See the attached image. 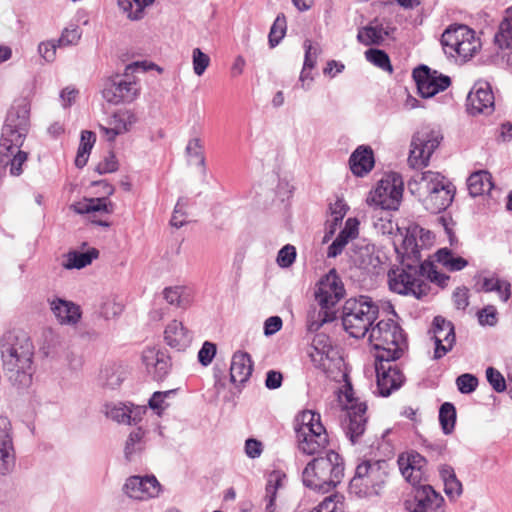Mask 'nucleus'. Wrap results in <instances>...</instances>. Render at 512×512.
I'll use <instances>...</instances> for the list:
<instances>
[{
	"mask_svg": "<svg viewBox=\"0 0 512 512\" xmlns=\"http://www.w3.org/2000/svg\"><path fill=\"white\" fill-rule=\"evenodd\" d=\"M34 346L29 336L18 330L7 331L0 338V355L10 381L27 387L32 381Z\"/></svg>",
	"mask_w": 512,
	"mask_h": 512,
	"instance_id": "f257e3e1",
	"label": "nucleus"
},
{
	"mask_svg": "<svg viewBox=\"0 0 512 512\" xmlns=\"http://www.w3.org/2000/svg\"><path fill=\"white\" fill-rule=\"evenodd\" d=\"M409 190L431 213L444 211L453 201L454 192L439 172L425 171L408 184Z\"/></svg>",
	"mask_w": 512,
	"mask_h": 512,
	"instance_id": "f03ea898",
	"label": "nucleus"
},
{
	"mask_svg": "<svg viewBox=\"0 0 512 512\" xmlns=\"http://www.w3.org/2000/svg\"><path fill=\"white\" fill-rule=\"evenodd\" d=\"M344 477V463L338 453L329 450L325 456L316 457L307 463L302 472L303 484L315 491L327 493L334 489Z\"/></svg>",
	"mask_w": 512,
	"mask_h": 512,
	"instance_id": "7ed1b4c3",
	"label": "nucleus"
},
{
	"mask_svg": "<svg viewBox=\"0 0 512 512\" xmlns=\"http://www.w3.org/2000/svg\"><path fill=\"white\" fill-rule=\"evenodd\" d=\"M368 340L377 351V361H395L403 355L407 348L402 328L391 319L381 320L371 327Z\"/></svg>",
	"mask_w": 512,
	"mask_h": 512,
	"instance_id": "20e7f679",
	"label": "nucleus"
},
{
	"mask_svg": "<svg viewBox=\"0 0 512 512\" xmlns=\"http://www.w3.org/2000/svg\"><path fill=\"white\" fill-rule=\"evenodd\" d=\"M294 430L297 449L305 455L320 454L329 444L328 434L319 413L311 410L301 412L296 418Z\"/></svg>",
	"mask_w": 512,
	"mask_h": 512,
	"instance_id": "39448f33",
	"label": "nucleus"
},
{
	"mask_svg": "<svg viewBox=\"0 0 512 512\" xmlns=\"http://www.w3.org/2000/svg\"><path fill=\"white\" fill-rule=\"evenodd\" d=\"M379 308L368 296L346 300L342 310V324L345 331L354 338L369 333L378 316Z\"/></svg>",
	"mask_w": 512,
	"mask_h": 512,
	"instance_id": "423d86ee",
	"label": "nucleus"
},
{
	"mask_svg": "<svg viewBox=\"0 0 512 512\" xmlns=\"http://www.w3.org/2000/svg\"><path fill=\"white\" fill-rule=\"evenodd\" d=\"M388 477V463L384 460L363 461L355 470L349 483V492L358 498L381 494Z\"/></svg>",
	"mask_w": 512,
	"mask_h": 512,
	"instance_id": "0eeeda50",
	"label": "nucleus"
},
{
	"mask_svg": "<svg viewBox=\"0 0 512 512\" xmlns=\"http://www.w3.org/2000/svg\"><path fill=\"white\" fill-rule=\"evenodd\" d=\"M424 273V265L416 261L413 264L402 263L400 266L392 267L388 272L389 288L397 294L412 295L419 299L428 291Z\"/></svg>",
	"mask_w": 512,
	"mask_h": 512,
	"instance_id": "6e6552de",
	"label": "nucleus"
},
{
	"mask_svg": "<svg viewBox=\"0 0 512 512\" xmlns=\"http://www.w3.org/2000/svg\"><path fill=\"white\" fill-rule=\"evenodd\" d=\"M339 402L343 406L342 428L349 440L355 444L367 427V405L354 397V391L350 384H347L339 394Z\"/></svg>",
	"mask_w": 512,
	"mask_h": 512,
	"instance_id": "1a4fd4ad",
	"label": "nucleus"
},
{
	"mask_svg": "<svg viewBox=\"0 0 512 512\" xmlns=\"http://www.w3.org/2000/svg\"><path fill=\"white\" fill-rule=\"evenodd\" d=\"M441 44L446 55L469 60L480 49V40L466 25L448 27L442 34Z\"/></svg>",
	"mask_w": 512,
	"mask_h": 512,
	"instance_id": "9d476101",
	"label": "nucleus"
},
{
	"mask_svg": "<svg viewBox=\"0 0 512 512\" xmlns=\"http://www.w3.org/2000/svg\"><path fill=\"white\" fill-rule=\"evenodd\" d=\"M30 104L26 99L17 102L8 112L2 128L1 146L11 150L21 147L29 129Z\"/></svg>",
	"mask_w": 512,
	"mask_h": 512,
	"instance_id": "9b49d317",
	"label": "nucleus"
},
{
	"mask_svg": "<svg viewBox=\"0 0 512 512\" xmlns=\"http://www.w3.org/2000/svg\"><path fill=\"white\" fill-rule=\"evenodd\" d=\"M404 182L395 172L385 174L369 193L367 203L383 210L398 209L402 200Z\"/></svg>",
	"mask_w": 512,
	"mask_h": 512,
	"instance_id": "f8f14e48",
	"label": "nucleus"
},
{
	"mask_svg": "<svg viewBox=\"0 0 512 512\" xmlns=\"http://www.w3.org/2000/svg\"><path fill=\"white\" fill-rule=\"evenodd\" d=\"M441 139L442 136L437 130L430 127L419 129L412 137L409 164L413 168L426 167Z\"/></svg>",
	"mask_w": 512,
	"mask_h": 512,
	"instance_id": "ddd939ff",
	"label": "nucleus"
},
{
	"mask_svg": "<svg viewBox=\"0 0 512 512\" xmlns=\"http://www.w3.org/2000/svg\"><path fill=\"white\" fill-rule=\"evenodd\" d=\"M139 93L140 87L135 80L120 75L107 79L102 90L103 98L113 105L131 103Z\"/></svg>",
	"mask_w": 512,
	"mask_h": 512,
	"instance_id": "4468645a",
	"label": "nucleus"
},
{
	"mask_svg": "<svg viewBox=\"0 0 512 512\" xmlns=\"http://www.w3.org/2000/svg\"><path fill=\"white\" fill-rule=\"evenodd\" d=\"M344 294V285L333 269L319 280L315 290V300L319 307L335 310V306Z\"/></svg>",
	"mask_w": 512,
	"mask_h": 512,
	"instance_id": "2eb2a0df",
	"label": "nucleus"
},
{
	"mask_svg": "<svg viewBox=\"0 0 512 512\" xmlns=\"http://www.w3.org/2000/svg\"><path fill=\"white\" fill-rule=\"evenodd\" d=\"M467 112L472 116L491 115L495 110V97L490 84L477 81L467 96Z\"/></svg>",
	"mask_w": 512,
	"mask_h": 512,
	"instance_id": "dca6fc26",
	"label": "nucleus"
},
{
	"mask_svg": "<svg viewBox=\"0 0 512 512\" xmlns=\"http://www.w3.org/2000/svg\"><path fill=\"white\" fill-rule=\"evenodd\" d=\"M413 78L418 92L423 98L433 97L435 94L447 89L451 84L448 76L440 74L436 70H431L425 65L414 69Z\"/></svg>",
	"mask_w": 512,
	"mask_h": 512,
	"instance_id": "f3484780",
	"label": "nucleus"
},
{
	"mask_svg": "<svg viewBox=\"0 0 512 512\" xmlns=\"http://www.w3.org/2000/svg\"><path fill=\"white\" fill-rule=\"evenodd\" d=\"M124 493L136 500H148L157 497L161 486L155 476H131L123 487Z\"/></svg>",
	"mask_w": 512,
	"mask_h": 512,
	"instance_id": "a211bd4d",
	"label": "nucleus"
},
{
	"mask_svg": "<svg viewBox=\"0 0 512 512\" xmlns=\"http://www.w3.org/2000/svg\"><path fill=\"white\" fill-rule=\"evenodd\" d=\"M430 333H432L431 338L434 340L435 344L434 358L440 359L446 355L454 346V326L450 321H447L441 316H437L433 320Z\"/></svg>",
	"mask_w": 512,
	"mask_h": 512,
	"instance_id": "6ab92c4d",
	"label": "nucleus"
},
{
	"mask_svg": "<svg viewBox=\"0 0 512 512\" xmlns=\"http://www.w3.org/2000/svg\"><path fill=\"white\" fill-rule=\"evenodd\" d=\"M146 412L145 406H135L131 403L110 402L104 405L106 417L118 424H137Z\"/></svg>",
	"mask_w": 512,
	"mask_h": 512,
	"instance_id": "aec40b11",
	"label": "nucleus"
},
{
	"mask_svg": "<svg viewBox=\"0 0 512 512\" xmlns=\"http://www.w3.org/2000/svg\"><path fill=\"white\" fill-rule=\"evenodd\" d=\"M391 362L379 361V364L376 365L377 387L379 394L384 397L399 389L404 381L402 372Z\"/></svg>",
	"mask_w": 512,
	"mask_h": 512,
	"instance_id": "412c9836",
	"label": "nucleus"
},
{
	"mask_svg": "<svg viewBox=\"0 0 512 512\" xmlns=\"http://www.w3.org/2000/svg\"><path fill=\"white\" fill-rule=\"evenodd\" d=\"M398 465L403 477L412 486L420 484L424 479L427 462L419 453L410 452L400 455Z\"/></svg>",
	"mask_w": 512,
	"mask_h": 512,
	"instance_id": "4be33fe9",
	"label": "nucleus"
},
{
	"mask_svg": "<svg viewBox=\"0 0 512 512\" xmlns=\"http://www.w3.org/2000/svg\"><path fill=\"white\" fill-rule=\"evenodd\" d=\"M137 122L135 113L131 110L115 112L107 122V126L100 125V131L108 141H114L118 135L124 134Z\"/></svg>",
	"mask_w": 512,
	"mask_h": 512,
	"instance_id": "5701e85b",
	"label": "nucleus"
},
{
	"mask_svg": "<svg viewBox=\"0 0 512 512\" xmlns=\"http://www.w3.org/2000/svg\"><path fill=\"white\" fill-rule=\"evenodd\" d=\"M15 466V452L10 435V422L0 417V474H7Z\"/></svg>",
	"mask_w": 512,
	"mask_h": 512,
	"instance_id": "b1692460",
	"label": "nucleus"
},
{
	"mask_svg": "<svg viewBox=\"0 0 512 512\" xmlns=\"http://www.w3.org/2000/svg\"><path fill=\"white\" fill-rule=\"evenodd\" d=\"M192 339V332L178 320H172L164 330V340L166 344L178 351H183L188 348Z\"/></svg>",
	"mask_w": 512,
	"mask_h": 512,
	"instance_id": "393cba45",
	"label": "nucleus"
},
{
	"mask_svg": "<svg viewBox=\"0 0 512 512\" xmlns=\"http://www.w3.org/2000/svg\"><path fill=\"white\" fill-rule=\"evenodd\" d=\"M50 309L61 325L75 326L81 319L79 305L61 298L50 301Z\"/></svg>",
	"mask_w": 512,
	"mask_h": 512,
	"instance_id": "a878e982",
	"label": "nucleus"
},
{
	"mask_svg": "<svg viewBox=\"0 0 512 512\" xmlns=\"http://www.w3.org/2000/svg\"><path fill=\"white\" fill-rule=\"evenodd\" d=\"M415 487L414 500L416 507L413 512H427L438 509L444 502V498L428 484H418Z\"/></svg>",
	"mask_w": 512,
	"mask_h": 512,
	"instance_id": "bb28decb",
	"label": "nucleus"
},
{
	"mask_svg": "<svg viewBox=\"0 0 512 512\" xmlns=\"http://www.w3.org/2000/svg\"><path fill=\"white\" fill-rule=\"evenodd\" d=\"M253 362L251 356L243 351L233 354L230 366V379L233 383H244L251 376Z\"/></svg>",
	"mask_w": 512,
	"mask_h": 512,
	"instance_id": "cd10ccee",
	"label": "nucleus"
},
{
	"mask_svg": "<svg viewBox=\"0 0 512 512\" xmlns=\"http://www.w3.org/2000/svg\"><path fill=\"white\" fill-rule=\"evenodd\" d=\"M349 166L356 176L367 174L374 166L373 151L370 147L359 146L349 158Z\"/></svg>",
	"mask_w": 512,
	"mask_h": 512,
	"instance_id": "c85d7f7f",
	"label": "nucleus"
},
{
	"mask_svg": "<svg viewBox=\"0 0 512 512\" xmlns=\"http://www.w3.org/2000/svg\"><path fill=\"white\" fill-rule=\"evenodd\" d=\"M142 359L149 371L151 368L154 369L155 377L158 379H162L169 371L170 361L163 352L148 349L144 351Z\"/></svg>",
	"mask_w": 512,
	"mask_h": 512,
	"instance_id": "c756f323",
	"label": "nucleus"
},
{
	"mask_svg": "<svg viewBox=\"0 0 512 512\" xmlns=\"http://www.w3.org/2000/svg\"><path fill=\"white\" fill-rule=\"evenodd\" d=\"M439 473L444 484L446 496L450 501H456L463 493V486L457 478L454 469L451 466L443 465Z\"/></svg>",
	"mask_w": 512,
	"mask_h": 512,
	"instance_id": "7c9ffc66",
	"label": "nucleus"
},
{
	"mask_svg": "<svg viewBox=\"0 0 512 512\" xmlns=\"http://www.w3.org/2000/svg\"><path fill=\"white\" fill-rule=\"evenodd\" d=\"M154 2L155 0H117L119 9L130 21L142 20L146 9Z\"/></svg>",
	"mask_w": 512,
	"mask_h": 512,
	"instance_id": "2f4dec72",
	"label": "nucleus"
},
{
	"mask_svg": "<svg viewBox=\"0 0 512 512\" xmlns=\"http://www.w3.org/2000/svg\"><path fill=\"white\" fill-rule=\"evenodd\" d=\"M78 214H90L94 212H105L111 214L114 211V204L108 197L89 198L73 205Z\"/></svg>",
	"mask_w": 512,
	"mask_h": 512,
	"instance_id": "473e14b6",
	"label": "nucleus"
},
{
	"mask_svg": "<svg viewBox=\"0 0 512 512\" xmlns=\"http://www.w3.org/2000/svg\"><path fill=\"white\" fill-rule=\"evenodd\" d=\"M389 33L388 28H384L382 24L372 23L359 29L357 40L365 46L380 45Z\"/></svg>",
	"mask_w": 512,
	"mask_h": 512,
	"instance_id": "72a5a7b5",
	"label": "nucleus"
},
{
	"mask_svg": "<svg viewBox=\"0 0 512 512\" xmlns=\"http://www.w3.org/2000/svg\"><path fill=\"white\" fill-rule=\"evenodd\" d=\"M467 185L471 196L483 195L493 188L492 176L485 170L474 172L469 176Z\"/></svg>",
	"mask_w": 512,
	"mask_h": 512,
	"instance_id": "f704fd0d",
	"label": "nucleus"
},
{
	"mask_svg": "<svg viewBox=\"0 0 512 512\" xmlns=\"http://www.w3.org/2000/svg\"><path fill=\"white\" fill-rule=\"evenodd\" d=\"M494 42L500 49L512 48V6L505 10Z\"/></svg>",
	"mask_w": 512,
	"mask_h": 512,
	"instance_id": "c9c22d12",
	"label": "nucleus"
},
{
	"mask_svg": "<svg viewBox=\"0 0 512 512\" xmlns=\"http://www.w3.org/2000/svg\"><path fill=\"white\" fill-rule=\"evenodd\" d=\"M98 254V251L94 248L86 252L70 251L65 255L62 266L68 270L81 269L91 264L92 260L98 257Z\"/></svg>",
	"mask_w": 512,
	"mask_h": 512,
	"instance_id": "e433bc0d",
	"label": "nucleus"
},
{
	"mask_svg": "<svg viewBox=\"0 0 512 512\" xmlns=\"http://www.w3.org/2000/svg\"><path fill=\"white\" fill-rule=\"evenodd\" d=\"M145 448L144 431L138 428L132 431L125 443L124 455L127 461L132 462L142 453Z\"/></svg>",
	"mask_w": 512,
	"mask_h": 512,
	"instance_id": "4c0bfd02",
	"label": "nucleus"
},
{
	"mask_svg": "<svg viewBox=\"0 0 512 512\" xmlns=\"http://www.w3.org/2000/svg\"><path fill=\"white\" fill-rule=\"evenodd\" d=\"M353 263L361 269L368 270L376 267L379 263L378 257L373 254V247L369 245L356 246L350 255Z\"/></svg>",
	"mask_w": 512,
	"mask_h": 512,
	"instance_id": "58836bf2",
	"label": "nucleus"
},
{
	"mask_svg": "<svg viewBox=\"0 0 512 512\" xmlns=\"http://www.w3.org/2000/svg\"><path fill=\"white\" fill-rule=\"evenodd\" d=\"M336 318L335 310L319 307L318 310L309 311L307 317V327L311 332L318 331L325 323L332 322Z\"/></svg>",
	"mask_w": 512,
	"mask_h": 512,
	"instance_id": "ea45409f",
	"label": "nucleus"
},
{
	"mask_svg": "<svg viewBox=\"0 0 512 512\" xmlns=\"http://www.w3.org/2000/svg\"><path fill=\"white\" fill-rule=\"evenodd\" d=\"M164 299L173 306L187 308L190 305V294L184 286H171L163 290Z\"/></svg>",
	"mask_w": 512,
	"mask_h": 512,
	"instance_id": "a19ab883",
	"label": "nucleus"
},
{
	"mask_svg": "<svg viewBox=\"0 0 512 512\" xmlns=\"http://www.w3.org/2000/svg\"><path fill=\"white\" fill-rule=\"evenodd\" d=\"M436 260L449 271H460L464 269L468 262L460 256H455L451 250L442 248L436 253Z\"/></svg>",
	"mask_w": 512,
	"mask_h": 512,
	"instance_id": "79ce46f5",
	"label": "nucleus"
},
{
	"mask_svg": "<svg viewBox=\"0 0 512 512\" xmlns=\"http://www.w3.org/2000/svg\"><path fill=\"white\" fill-rule=\"evenodd\" d=\"M95 134L91 131H82L80 145L75 158V165L78 168H82L86 165L90 151L95 143Z\"/></svg>",
	"mask_w": 512,
	"mask_h": 512,
	"instance_id": "37998d69",
	"label": "nucleus"
},
{
	"mask_svg": "<svg viewBox=\"0 0 512 512\" xmlns=\"http://www.w3.org/2000/svg\"><path fill=\"white\" fill-rule=\"evenodd\" d=\"M482 290L485 292H497L500 299L504 302L510 297V284L497 277L484 278Z\"/></svg>",
	"mask_w": 512,
	"mask_h": 512,
	"instance_id": "c03bdc74",
	"label": "nucleus"
},
{
	"mask_svg": "<svg viewBox=\"0 0 512 512\" xmlns=\"http://www.w3.org/2000/svg\"><path fill=\"white\" fill-rule=\"evenodd\" d=\"M439 421L444 434H450L454 430L456 409L452 403L445 402L441 405L439 410Z\"/></svg>",
	"mask_w": 512,
	"mask_h": 512,
	"instance_id": "a18cd8bd",
	"label": "nucleus"
},
{
	"mask_svg": "<svg viewBox=\"0 0 512 512\" xmlns=\"http://www.w3.org/2000/svg\"><path fill=\"white\" fill-rule=\"evenodd\" d=\"M0 148H1V150H6L11 155H13V158L9 162L10 175H12V176L21 175L23 172L22 166L27 161V158H28L27 153L24 151H21L19 149L20 147H18V148L13 147L11 150H8L7 148H5V147L3 148L0 145Z\"/></svg>",
	"mask_w": 512,
	"mask_h": 512,
	"instance_id": "49530a36",
	"label": "nucleus"
},
{
	"mask_svg": "<svg viewBox=\"0 0 512 512\" xmlns=\"http://www.w3.org/2000/svg\"><path fill=\"white\" fill-rule=\"evenodd\" d=\"M365 57L369 62L378 68L384 71L392 72L393 69L390 63V59L385 51L371 48L365 52Z\"/></svg>",
	"mask_w": 512,
	"mask_h": 512,
	"instance_id": "de8ad7c7",
	"label": "nucleus"
},
{
	"mask_svg": "<svg viewBox=\"0 0 512 512\" xmlns=\"http://www.w3.org/2000/svg\"><path fill=\"white\" fill-rule=\"evenodd\" d=\"M186 153L188 157L195 159L196 164L202 167L203 172H205V156L203 152V144L200 138L195 137L188 141Z\"/></svg>",
	"mask_w": 512,
	"mask_h": 512,
	"instance_id": "09e8293b",
	"label": "nucleus"
},
{
	"mask_svg": "<svg viewBox=\"0 0 512 512\" xmlns=\"http://www.w3.org/2000/svg\"><path fill=\"white\" fill-rule=\"evenodd\" d=\"M286 32V18L283 14L278 15L270 29L269 44L275 47L279 44Z\"/></svg>",
	"mask_w": 512,
	"mask_h": 512,
	"instance_id": "8fccbe9b",
	"label": "nucleus"
},
{
	"mask_svg": "<svg viewBox=\"0 0 512 512\" xmlns=\"http://www.w3.org/2000/svg\"><path fill=\"white\" fill-rule=\"evenodd\" d=\"M188 199L180 197L174 207V211L170 220L173 227L180 228L186 223Z\"/></svg>",
	"mask_w": 512,
	"mask_h": 512,
	"instance_id": "3c124183",
	"label": "nucleus"
},
{
	"mask_svg": "<svg viewBox=\"0 0 512 512\" xmlns=\"http://www.w3.org/2000/svg\"><path fill=\"white\" fill-rule=\"evenodd\" d=\"M192 64L194 73L197 76H201L208 68L210 58L200 48H194L192 51Z\"/></svg>",
	"mask_w": 512,
	"mask_h": 512,
	"instance_id": "603ef678",
	"label": "nucleus"
},
{
	"mask_svg": "<svg viewBox=\"0 0 512 512\" xmlns=\"http://www.w3.org/2000/svg\"><path fill=\"white\" fill-rule=\"evenodd\" d=\"M456 385L462 394H470L476 390L478 379L472 374L465 373L456 378Z\"/></svg>",
	"mask_w": 512,
	"mask_h": 512,
	"instance_id": "864d4df0",
	"label": "nucleus"
},
{
	"mask_svg": "<svg viewBox=\"0 0 512 512\" xmlns=\"http://www.w3.org/2000/svg\"><path fill=\"white\" fill-rule=\"evenodd\" d=\"M486 378L496 392L501 393L506 390L505 378L497 369L488 367L486 369Z\"/></svg>",
	"mask_w": 512,
	"mask_h": 512,
	"instance_id": "5fc2aeb1",
	"label": "nucleus"
},
{
	"mask_svg": "<svg viewBox=\"0 0 512 512\" xmlns=\"http://www.w3.org/2000/svg\"><path fill=\"white\" fill-rule=\"evenodd\" d=\"M295 258V247L290 244H287L279 250L276 261L280 267L288 268L294 263Z\"/></svg>",
	"mask_w": 512,
	"mask_h": 512,
	"instance_id": "6e6d98bb",
	"label": "nucleus"
},
{
	"mask_svg": "<svg viewBox=\"0 0 512 512\" xmlns=\"http://www.w3.org/2000/svg\"><path fill=\"white\" fill-rule=\"evenodd\" d=\"M285 479V474L279 471H273L268 477L265 489L266 493L274 494L275 496H277V491L283 487Z\"/></svg>",
	"mask_w": 512,
	"mask_h": 512,
	"instance_id": "4d7b16f0",
	"label": "nucleus"
},
{
	"mask_svg": "<svg viewBox=\"0 0 512 512\" xmlns=\"http://www.w3.org/2000/svg\"><path fill=\"white\" fill-rule=\"evenodd\" d=\"M216 355V345L212 342L205 341L198 352V360L203 366H208Z\"/></svg>",
	"mask_w": 512,
	"mask_h": 512,
	"instance_id": "13d9d810",
	"label": "nucleus"
},
{
	"mask_svg": "<svg viewBox=\"0 0 512 512\" xmlns=\"http://www.w3.org/2000/svg\"><path fill=\"white\" fill-rule=\"evenodd\" d=\"M478 320L481 325H496L498 321L496 308L492 305L484 307L478 312Z\"/></svg>",
	"mask_w": 512,
	"mask_h": 512,
	"instance_id": "bf43d9fd",
	"label": "nucleus"
},
{
	"mask_svg": "<svg viewBox=\"0 0 512 512\" xmlns=\"http://www.w3.org/2000/svg\"><path fill=\"white\" fill-rule=\"evenodd\" d=\"M173 391H164L155 392L152 397L149 400V407L155 411H157V414L160 415L161 412L165 409V399L172 393Z\"/></svg>",
	"mask_w": 512,
	"mask_h": 512,
	"instance_id": "052dcab7",
	"label": "nucleus"
},
{
	"mask_svg": "<svg viewBox=\"0 0 512 512\" xmlns=\"http://www.w3.org/2000/svg\"><path fill=\"white\" fill-rule=\"evenodd\" d=\"M118 169V162L113 153H109L101 162L96 166V171L99 174H106L115 172Z\"/></svg>",
	"mask_w": 512,
	"mask_h": 512,
	"instance_id": "680f3d73",
	"label": "nucleus"
},
{
	"mask_svg": "<svg viewBox=\"0 0 512 512\" xmlns=\"http://www.w3.org/2000/svg\"><path fill=\"white\" fill-rule=\"evenodd\" d=\"M123 310V306L114 300H107L101 306V314L106 319L119 315Z\"/></svg>",
	"mask_w": 512,
	"mask_h": 512,
	"instance_id": "e2e57ef3",
	"label": "nucleus"
},
{
	"mask_svg": "<svg viewBox=\"0 0 512 512\" xmlns=\"http://www.w3.org/2000/svg\"><path fill=\"white\" fill-rule=\"evenodd\" d=\"M80 36L81 35L77 28H67L62 32L61 37L58 39V46L61 47L76 44L79 41Z\"/></svg>",
	"mask_w": 512,
	"mask_h": 512,
	"instance_id": "0e129e2a",
	"label": "nucleus"
},
{
	"mask_svg": "<svg viewBox=\"0 0 512 512\" xmlns=\"http://www.w3.org/2000/svg\"><path fill=\"white\" fill-rule=\"evenodd\" d=\"M57 47L58 43L55 41L42 42L38 46V51L47 62H52L55 59Z\"/></svg>",
	"mask_w": 512,
	"mask_h": 512,
	"instance_id": "69168bd1",
	"label": "nucleus"
},
{
	"mask_svg": "<svg viewBox=\"0 0 512 512\" xmlns=\"http://www.w3.org/2000/svg\"><path fill=\"white\" fill-rule=\"evenodd\" d=\"M349 241L350 240H348L341 234H338V236L335 238V240L328 247L327 256L329 258H335L338 255H340L342 253L344 247L348 244Z\"/></svg>",
	"mask_w": 512,
	"mask_h": 512,
	"instance_id": "338daca9",
	"label": "nucleus"
},
{
	"mask_svg": "<svg viewBox=\"0 0 512 512\" xmlns=\"http://www.w3.org/2000/svg\"><path fill=\"white\" fill-rule=\"evenodd\" d=\"M263 452V445L262 443L254 438H249L245 442V453L246 455L251 458L255 459L261 456Z\"/></svg>",
	"mask_w": 512,
	"mask_h": 512,
	"instance_id": "774afa93",
	"label": "nucleus"
}]
</instances>
